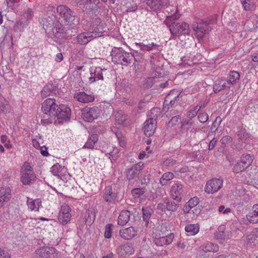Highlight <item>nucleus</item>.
<instances>
[{
  "label": "nucleus",
  "instance_id": "obj_1",
  "mask_svg": "<svg viewBox=\"0 0 258 258\" xmlns=\"http://www.w3.org/2000/svg\"><path fill=\"white\" fill-rule=\"evenodd\" d=\"M106 25L100 18H95L93 20L90 31L79 34L76 38L77 42L81 45H85L93 39L103 36V28Z\"/></svg>",
  "mask_w": 258,
  "mask_h": 258
},
{
  "label": "nucleus",
  "instance_id": "obj_2",
  "mask_svg": "<svg viewBox=\"0 0 258 258\" xmlns=\"http://www.w3.org/2000/svg\"><path fill=\"white\" fill-rule=\"evenodd\" d=\"M137 53L138 52L136 51L132 54L125 51L121 47H115L112 49L111 55L112 60L114 63L126 66L131 62L133 57L135 56V54Z\"/></svg>",
  "mask_w": 258,
  "mask_h": 258
},
{
  "label": "nucleus",
  "instance_id": "obj_3",
  "mask_svg": "<svg viewBox=\"0 0 258 258\" xmlns=\"http://www.w3.org/2000/svg\"><path fill=\"white\" fill-rule=\"evenodd\" d=\"M179 202H176L172 198H165L158 204L157 209L162 212L165 213L169 211L170 213H172L178 210L179 207Z\"/></svg>",
  "mask_w": 258,
  "mask_h": 258
},
{
  "label": "nucleus",
  "instance_id": "obj_4",
  "mask_svg": "<svg viewBox=\"0 0 258 258\" xmlns=\"http://www.w3.org/2000/svg\"><path fill=\"white\" fill-rule=\"evenodd\" d=\"M214 23H215V21L211 22V24ZM210 23L203 20L193 24V30L198 39H202L205 34H208L211 31V27L210 26Z\"/></svg>",
  "mask_w": 258,
  "mask_h": 258
},
{
  "label": "nucleus",
  "instance_id": "obj_5",
  "mask_svg": "<svg viewBox=\"0 0 258 258\" xmlns=\"http://www.w3.org/2000/svg\"><path fill=\"white\" fill-rule=\"evenodd\" d=\"M56 10L60 17L63 19L68 25L74 24L73 21L75 20V16L71 9L65 6L60 5L57 7Z\"/></svg>",
  "mask_w": 258,
  "mask_h": 258
},
{
  "label": "nucleus",
  "instance_id": "obj_6",
  "mask_svg": "<svg viewBox=\"0 0 258 258\" xmlns=\"http://www.w3.org/2000/svg\"><path fill=\"white\" fill-rule=\"evenodd\" d=\"M100 108L97 106L85 108L82 110V116L85 121L92 122L97 118L100 113Z\"/></svg>",
  "mask_w": 258,
  "mask_h": 258
},
{
  "label": "nucleus",
  "instance_id": "obj_7",
  "mask_svg": "<svg viewBox=\"0 0 258 258\" xmlns=\"http://www.w3.org/2000/svg\"><path fill=\"white\" fill-rule=\"evenodd\" d=\"M223 180L220 178H213L208 180L205 187L207 194H214L219 190L223 186Z\"/></svg>",
  "mask_w": 258,
  "mask_h": 258
},
{
  "label": "nucleus",
  "instance_id": "obj_8",
  "mask_svg": "<svg viewBox=\"0 0 258 258\" xmlns=\"http://www.w3.org/2000/svg\"><path fill=\"white\" fill-rule=\"evenodd\" d=\"M144 168V164L141 162L134 164L130 167H127L125 171L126 178L131 180L136 178Z\"/></svg>",
  "mask_w": 258,
  "mask_h": 258
},
{
  "label": "nucleus",
  "instance_id": "obj_9",
  "mask_svg": "<svg viewBox=\"0 0 258 258\" xmlns=\"http://www.w3.org/2000/svg\"><path fill=\"white\" fill-rule=\"evenodd\" d=\"M171 33L174 36L181 35H189L190 30L188 28V25L185 23H173L172 26L170 29Z\"/></svg>",
  "mask_w": 258,
  "mask_h": 258
},
{
  "label": "nucleus",
  "instance_id": "obj_10",
  "mask_svg": "<svg viewBox=\"0 0 258 258\" xmlns=\"http://www.w3.org/2000/svg\"><path fill=\"white\" fill-rule=\"evenodd\" d=\"M59 106L55 103V100L48 98L42 104L41 110L42 112H49L52 116L56 117L58 112Z\"/></svg>",
  "mask_w": 258,
  "mask_h": 258
},
{
  "label": "nucleus",
  "instance_id": "obj_11",
  "mask_svg": "<svg viewBox=\"0 0 258 258\" xmlns=\"http://www.w3.org/2000/svg\"><path fill=\"white\" fill-rule=\"evenodd\" d=\"M36 254L42 258H55L57 255V250L52 247H41L35 251Z\"/></svg>",
  "mask_w": 258,
  "mask_h": 258
},
{
  "label": "nucleus",
  "instance_id": "obj_12",
  "mask_svg": "<svg viewBox=\"0 0 258 258\" xmlns=\"http://www.w3.org/2000/svg\"><path fill=\"white\" fill-rule=\"evenodd\" d=\"M183 185L178 182L174 183L171 188L170 193L171 198L176 201L181 202L183 196Z\"/></svg>",
  "mask_w": 258,
  "mask_h": 258
},
{
  "label": "nucleus",
  "instance_id": "obj_13",
  "mask_svg": "<svg viewBox=\"0 0 258 258\" xmlns=\"http://www.w3.org/2000/svg\"><path fill=\"white\" fill-rule=\"evenodd\" d=\"M156 118H149L146 120L143 129L146 136L150 137L154 134L156 128Z\"/></svg>",
  "mask_w": 258,
  "mask_h": 258
},
{
  "label": "nucleus",
  "instance_id": "obj_14",
  "mask_svg": "<svg viewBox=\"0 0 258 258\" xmlns=\"http://www.w3.org/2000/svg\"><path fill=\"white\" fill-rule=\"evenodd\" d=\"M70 208L68 205H62L58 217V220L62 225L67 224L71 219Z\"/></svg>",
  "mask_w": 258,
  "mask_h": 258
},
{
  "label": "nucleus",
  "instance_id": "obj_15",
  "mask_svg": "<svg viewBox=\"0 0 258 258\" xmlns=\"http://www.w3.org/2000/svg\"><path fill=\"white\" fill-rule=\"evenodd\" d=\"M103 199L109 203L115 204L119 201L117 193L112 192L111 187H108L105 189Z\"/></svg>",
  "mask_w": 258,
  "mask_h": 258
},
{
  "label": "nucleus",
  "instance_id": "obj_16",
  "mask_svg": "<svg viewBox=\"0 0 258 258\" xmlns=\"http://www.w3.org/2000/svg\"><path fill=\"white\" fill-rule=\"evenodd\" d=\"M58 110V112L56 117H57L58 119L66 121L70 120L71 115V110L70 107L64 104H60Z\"/></svg>",
  "mask_w": 258,
  "mask_h": 258
},
{
  "label": "nucleus",
  "instance_id": "obj_17",
  "mask_svg": "<svg viewBox=\"0 0 258 258\" xmlns=\"http://www.w3.org/2000/svg\"><path fill=\"white\" fill-rule=\"evenodd\" d=\"M11 189L9 187H0V208L11 198Z\"/></svg>",
  "mask_w": 258,
  "mask_h": 258
},
{
  "label": "nucleus",
  "instance_id": "obj_18",
  "mask_svg": "<svg viewBox=\"0 0 258 258\" xmlns=\"http://www.w3.org/2000/svg\"><path fill=\"white\" fill-rule=\"evenodd\" d=\"M80 7L92 11L97 8L99 0H76Z\"/></svg>",
  "mask_w": 258,
  "mask_h": 258
},
{
  "label": "nucleus",
  "instance_id": "obj_19",
  "mask_svg": "<svg viewBox=\"0 0 258 258\" xmlns=\"http://www.w3.org/2000/svg\"><path fill=\"white\" fill-rule=\"evenodd\" d=\"M103 70L100 67L91 68V76L89 78L90 82L92 83L99 80H103Z\"/></svg>",
  "mask_w": 258,
  "mask_h": 258
},
{
  "label": "nucleus",
  "instance_id": "obj_20",
  "mask_svg": "<svg viewBox=\"0 0 258 258\" xmlns=\"http://www.w3.org/2000/svg\"><path fill=\"white\" fill-rule=\"evenodd\" d=\"M169 3L168 0H147V5L153 11L161 10Z\"/></svg>",
  "mask_w": 258,
  "mask_h": 258
},
{
  "label": "nucleus",
  "instance_id": "obj_21",
  "mask_svg": "<svg viewBox=\"0 0 258 258\" xmlns=\"http://www.w3.org/2000/svg\"><path fill=\"white\" fill-rule=\"evenodd\" d=\"M162 76L163 74L158 71L153 72L152 74V77L148 78L145 80L144 83L143 84V87L146 89L151 88L153 84L156 82L155 79L157 78L162 77Z\"/></svg>",
  "mask_w": 258,
  "mask_h": 258
},
{
  "label": "nucleus",
  "instance_id": "obj_22",
  "mask_svg": "<svg viewBox=\"0 0 258 258\" xmlns=\"http://www.w3.org/2000/svg\"><path fill=\"white\" fill-rule=\"evenodd\" d=\"M137 232L135 228L131 226L127 228L120 230V236L125 240H130L137 235Z\"/></svg>",
  "mask_w": 258,
  "mask_h": 258
},
{
  "label": "nucleus",
  "instance_id": "obj_23",
  "mask_svg": "<svg viewBox=\"0 0 258 258\" xmlns=\"http://www.w3.org/2000/svg\"><path fill=\"white\" fill-rule=\"evenodd\" d=\"M229 83L228 80L225 79H221L215 81L213 85V91L214 93H217L222 90L230 88Z\"/></svg>",
  "mask_w": 258,
  "mask_h": 258
},
{
  "label": "nucleus",
  "instance_id": "obj_24",
  "mask_svg": "<svg viewBox=\"0 0 258 258\" xmlns=\"http://www.w3.org/2000/svg\"><path fill=\"white\" fill-rule=\"evenodd\" d=\"M75 97L77 100L84 103H88L93 102L95 97L92 94H88L85 92H80L75 95Z\"/></svg>",
  "mask_w": 258,
  "mask_h": 258
},
{
  "label": "nucleus",
  "instance_id": "obj_25",
  "mask_svg": "<svg viewBox=\"0 0 258 258\" xmlns=\"http://www.w3.org/2000/svg\"><path fill=\"white\" fill-rule=\"evenodd\" d=\"M247 221L253 224L258 223V204L254 205L251 211L246 216Z\"/></svg>",
  "mask_w": 258,
  "mask_h": 258
},
{
  "label": "nucleus",
  "instance_id": "obj_26",
  "mask_svg": "<svg viewBox=\"0 0 258 258\" xmlns=\"http://www.w3.org/2000/svg\"><path fill=\"white\" fill-rule=\"evenodd\" d=\"M57 88L52 84L48 83L41 91V95L42 98H46L52 94H56Z\"/></svg>",
  "mask_w": 258,
  "mask_h": 258
},
{
  "label": "nucleus",
  "instance_id": "obj_27",
  "mask_svg": "<svg viewBox=\"0 0 258 258\" xmlns=\"http://www.w3.org/2000/svg\"><path fill=\"white\" fill-rule=\"evenodd\" d=\"M115 121L117 124L123 126H126L129 124V119L127 115L123 114L121 112H117L115 115Z\"/></svg>",
  "mask_w": 258,
  "mask_h": 258
},
{
  "label": "nucleus",
  "instance_id": "obj_28",
  "mask_svg": "<svg viewBox=\"0 0 258 258\" xmlns=\"http://www.w3.org/2000/svg\"><path fill=\"white\" fill-rule=\"evenodd\" d=\"M28 207L31 211L38 212L40 206H41V201L40 199L32 200L28 198L27 201Z\"/></svg>",
  "mask_w": 258,
  "mask_h": 258
},
{
  "label": "nucleus",
  "instance_id": "obj_29",
  "mask_svg": "<svg viewBox=\"0 0 258 258\" xmlns=\"http://www.w3.org/2000/svg\"><path fill=\"white\" fill-rule=\"evenodd\" d=\"M55 37L57 39H62L66 36L64 27L60 24H57L52 30Z\"/></svg>",
  "mask_w": 258,
  "mask_h": 258
},
{
  "label": "nucleus",
  "instance_id": "obj_30",
  "mask_svg": "<svg viewBox=\"0 0 258 258\" xmlns=\"http://www.w3.org/2000/svg\"><path fill=\"white\" fill-rule=\"evenodd\" d=\"M181 93L180 91L177 90H172L166 96L165 99L164 104L168 105V102H171L172 100H179Z\"/></svg>",
  "mask_w": 258,
  "mask_h": 258
},
{
  "label": "nucleus",
  "instance_id": "obj_31",
  "mask_svg": "<svg viewBox=\"0 0 258 258\" xmlns=\"http://www.w3.org/2000/svg\"><path fill=\"white\" fill-rule=\"evenodd\" d=\"M43 28L46 33H49L52 31L55 26H54V21L50 17L44 18L42 20Z\"/></svg>",
  "mask_w": 258,
  "mask_h": 258
},
{
  "label": "nucleus",
  "instance_id": "obj_32",
  "mask_svg": "<svg viewBox=\"0 0 258 258\" xmlns=\"http://www.w3.org/2000/svg\"><path fill=\"white\" fill-rule=\"evenodd\" d=\"M130 213L127 210L122 211L118 218V224L120 225L126 224L130 220Z\"/></svg>",
  "mask_w": 258,
  "mask_h": 258
},
{
  "label": "nucleus",
  "instance_id": "obj_33",
  "mask_svg": "<svg viewBox=\"0 0 258 258\" xmlns=\"http://www.w3.org/2000/svg\"><path fill=\"white\" fill-rule=\"evenodd\" d=\"M35 178L34 172H21V181L24 184H29Z\"/></svg>",
  "mask_w": 258,
  "mask_h": 258
},
{
  "label": "nucleus",
  "instance_id": "obj_34",
  "mask_svg": "<svg viewBox=\"0 0 258 258\" xmlns=\"http://www.w3.org/2000/svg\"><path fill=\"white\" fill-rule=\"evenodd\" d=\"M202 252H216L218 250V246L217 244L209 242L205 245H202L200 247Z\"/></svg>",
  "mask_w": 258,
  "mask_h": 258
},
{
  "label": "nucleus",
  "instance_id": "obj_35",
  "mask_svg": "<svg viewBox=\"0 0 258 258\" xmlns=\"http://www.w3.org/2000/svg\"><path fill=\"white\" fill-rule=\"evenodd\" d=\"M98 140V135L95 134H92L90 136L87 142L85 143L83 148L93 149L94 148L95 143L97 142Z\"/></svg>",
  "mask_w": 258,
  "mask_h": 258
},
{
  "label": "nucleus",
  "instance_id": "obj_36",
  "mask_svg": "<svg viewBox=\"0 0 258 258\" xmlns=\"http://www.w3.org/2000/svg\"><path fill=\"white\" fill-rule=\"evenodd\" d=\"M254 159L253 155L250 154H243L240 157V163H243L247 168L249 167Z\"/></svg>",
  "mask_w": 258,
  "mask_h": 258
},
{
  "label": "nucleus",
  "instance_id": "obj_37",
  "mask_svg": "<svg viewBox=\"0 0 258 258\" xmlns=\"http://www.w3.org/2000/svg\"><path fill=\"white\" fill-rule=\"evenodd\" d=\"M143 218L145 222V225L148 226L149 224V220L153 214V211L149 207L142 208Z\"/></svg>",
  "mask_w": 258,
  "mask_h": 258
},
{
  "label": "nucleus",
  "instance_id": "obj_38",
  "mask_svg": "<svg viewBox=\"0 0 258 258\" xmlns=\"http://www.w3.org/2000/svg\"><path fill=\"white\" fill-rule=\"evenodd\" d=\"M134 250L133 246L129 244H125L120 247L119 253L121 255L132 254L134 253Z\"/></svg>",
  "mask_w": 258,
  "mask_h": 258
},
{
  "label": "nucleus",
  "instance_id": "obj_39",
  "mask_svg": "<svg viewBox=\"0 0 258 258\" xmlns=\"http://www.w3.org/2000/svg\"><path fill=\"white\" fill-rule=\"evenodd\" d=\"M185 230L188 236H193L199 232V227L198 224H189L185 226Z\"/></svg>",
  "mask_w": 258,
  "mask_h": 258
},
{
  "label": "nucleus",
  "instance_id": "obj_40",
  "mask_svg": "<svg viewBox=\"0 0 258 258\" xmlns=\"http://www.w3.org/2000/svg\"><path fill=\"white\" fill-rule=\"evenodd\" d=\"M237 140L238 141H246L249 137V135L246 132V130L243 127H239L237 131Z\"/></svg>",
  "mask_w": 258,
  "mask_h": 258
},
{
  "label": "nucleus",
  "instance_id": "obj_41",
  "mask_svg": "<svg viewBox=\"0 0 258 258\" xmlns=\"http://www.w3.org/2000/svg\"><path fill=\"white\" fill-rule=\"evenodd\" d=\"M43 114L41 115V123L43 125H47L50 123L52 121V117H54L52 114L49 112H42Z\"/></svg>",
  "mask_w": 258,
  "mask_h": 258
},
{
  "label": "nucleus",
  "instance_id": "obj_42",
  "mask_svg": "<svg viewBox=\"0 0 258 258\" xmlns=\"http://www.w3.org/2000/svg\"><path fill=\"white\" fill-rule=\"evenodd\" d=\"M174 177V174L171 172L164 173L160 179V182L162 185H166L168 182Z\"/></svg>",
  "mask_w": 258,
  "mask_h": 258
},
{
  "label": "nucleus",
  "instance_id": "obj_43",
  "mask_svg": "<svg viewBox=\"0 0 258 258\" xmlns=\"http://www.w3.org/2000/svg\"><path fill=\"white\" fill-rule=\"evenodd\" d=\"M240 75L238 72L236 71H231L229 76V80L228 82L230 84L229 87H231L232 85L236 83L237 81L239 79Z\"/></svg>",
  "mask_w": 258,
  "mask_h": 258
},
{
  "label": "nucleus",
  "instance_id": "obj_44",
  "mask_svg": "<svg viewBox=\"0 0 258 258\" xmlns=\"http://www.w3.org/2000/svg\"><path fill=\"white\" fill-rule=\"evenodd\" d=\"M247 167L239 161L233 166V172L235 173H239L244 171Z\"/></svg>",
  "mask_w": 258,
  "mask_h": 258
},
{
  "label": "nucleus",
  "instance_id": "obj_45",
  "mask_svg": "<svg viewBox=\"0 0 258 258\" xmlns=\"http://www.w3.org/2000/svg\"><path fill=\"white\" fill-rule=\"evenodd\" d=\"M61 170V166L59 164H55L51 167L50 171L54 176L59 177L61 175L60 173Z\"/></svg>",
  "mask_w": 258,
  "mask_h": 258
},
{
  "label": "nucleus",
  "instance_id": "obj_46",
  "mask_svg": "<svg viewBox=\"0 0 258 258\" xmlns=\"http://www.w3.org/2000/svg\"><path fill=\"white\" fill-rule=\"evenodd\" d=\"M145 192V188H135L132 190L131 193L135 198H139Z\"/></svg>",
  "mask_w": 258,
  "mask_h": 258
},
{
  "label": "nucleus",
  "instance_id": "obj_47",
  "mask_svg": "<svg viewBox=\"0 0 258 258\" xmlns=\"http://www.w3.org/2000/svg\"><path fill=\"white\" fill-rule=\"evenodd\" d=\"M178 18V17H177L176 16L171 15L167 16L166 19L164 21V23L170 29L171 27L172 26V24L173 23H176L175 20Z\"/></svg>",
  "mask_w": 258,
  "mask_h": 258
},
{
  "label": "nucleus",
  "instance_id": "obj_48",
  "mask_svg": "<svg viewBox=\"0 0 258 258\" xmlns=\"http://www.w3.org/2000/svg\"><path fill=\"white\" fill-rule=\"evenodd\" d=\"M199 199L196 197L190 199L185 205V208L189 207V209L196 207L199 203Z\"/></svg>",
  "mask_w": 258,
  "mask_h": 258
},
{
  "label": "nucleus",
  "instance_id": "obj_49",
  "mask_svg": "<svg viewBox=\"0 0 258 258\" xmlns=\"http://www.w3.org/2000/svg\"><path fill=\"white\" fill-rule=\"evenodd\" d=\"M243 9L246 11H252L255 10V6L253 3L251 2L250 0L246 1L242 4Z\"/></svg>",
  "mask_w": 258,
  "mask_h": 258
},
{
  "label": "nucleus",
  "instance_id": "obj_50",
  "mask_svg": "<svg viewBox=\"0 0 258 258\" xmlns=\"http://www.w3.org/2000/svg\"><path fill=\"white\" fill-rule=\"evenodd\" d=\"M85 223L88 225L91 224L93 223L95 219V215L91 212L87 211L84 217Z\"/></svg>",
  "mask_w": 258,
  "mask_h": 258
},
{
  "label": "nucleus",
  "instance_id": "obj_51",
  "mask_svg": "<svg viewBox=\"0 0 258 258\" xmlns=\"http://www.w3.org/2000/svg\"><path fill=\"white\" fill-rule=\"evenodd\" d=\"M112 227L113 225L112 224H108L106 225L104 232L105 238L109 239L111 237Z\"/></svg>",
  "mask_w": 258,
  "mask_h": 258
},
{
  "label": "nucleus",
  "instance_id": "obj_52",
  "mask_svg": "<svg viewBox=\"0 0 258 258\" xmlns=\"http://www.w3.org/2000/svg\"><path fill=\"white\" fill-rule=\"evenodd\" d=\"M193 124V121L192 119H185L182 122L181 128L183 130L188 131L189 130L191 126Z\"/></svg>",
  "mask_w": 258,
  "mask_h": 258
},
{
  "label": "nucleus",
  "instance_id": "obj_53",
  "mask_svg": "<svg viewBox=\"0 0 258 258\" xmlns=\"http://www.w3.org/2000/svg\"><path fill=\"white\" fill-rule=\"evenodd\" d=\"M222 120L220 116L217 117L211 125V130L212 132H215L217 131L219 125L221 124Z\"/></svg>",
  "mask_w": 258,
  "mask_h": 258
},
{
  "label": "nucleus",
  "instance_id": "obj_54",
  "mask_svg": "<svg viewBox=\"0 0 258 258\" xmlns=\"http://www.w3.org/2000/svg\"><path fill=\"white\" fill-rule=\"evenodd\" d=\"M152 50L161 51L162 50V46L154 43L146 45V51H149Z\"/></svg>",
  "mask_w": 258,
  "mask_h": 258
},
{
  "label": "nucleus",
  "instance_id": "obj_55",
  "mask_svg": "<svg viewBox=\"0 0 258 258\" xmlns=\"http://www.w3.org/2000/svg\"><path fill=\"white\" fill-rule=\"evenodd\" d=\"M9 109V105L8 104L7 101L3 99L1 101V103L0 104V110L4 113H7Z\"/></svg>",
  "mask_w": 258,
  "mask_h": 258
},
{
  "label": "nucleus",
  "instance_id": "obj_56",
  "mask_svg": "<svg viewBox=\"0 0 258 258\" xmlns=\"http://www.w3.org/2000/svg\"><path fill=\"white\" fill-rule=\"evenodd\" d=\"M164 236L159 237L158 238H155L154 240V243L158 246H162L166 244Z\"/></svg>",
  "mask_w": 258,
  "mask_h": 258
},
{
  "label": "nucleus",
  "instance_id": "obj_57",
  "mask_svg": "<svg viewBox=\"0 0 258 258\" xmlns=\"http://www.w3.org/2000/svg\"><path fill=\"white\" fill-rule=\"evenodd\" d=\"M198 120L201 123H204L209 119V115L206 112L200 113L198 116Z\"/></svg>",
  "mask_w": 258,
  "mask_h": 258
},
{
  "label": "nucleus",
  "instance_id": "obj_58",
  "mask_svg": "<svg viewBox=\"0 0 258 258\" xmlns=\"http://www.w3.org/2000/svg\"><path fill=\"white\" fill-rule=\"evenodd\" d=\"M21 172H34L33 169L30 164L28 162H25L22 168Z\"/></svg>",
  "mask_w": 258,
  "mask_h": 258
},
{
  "label": "nucleus",
  "instance_id": "obj_59",
  "mask_svg": "<svg viewBox=\"0 0 258 258\" xmlns=\"http://www.w3.org/2000/svg\"><path fill=\"white\" fill-rule=\"evenodd\" d=\"M130 4L126 3L124 6L125 8V12H135L137 9V6L136 5L134 4L133 5L130 6Z\"/></svg>",
  "mask_w": 258,
  "mask_h": 258
},
{
  "label": "nucleus",
  "instance_id": "obj_60",
  "mask_svg": "<svg viewBox=\"0 0 258 258\" xmlns=\"http://www.w3.org/2000/svg\"><path fill=\"white\" fill-rule=\"evenodd\" d=\"M232 139L230 136H225L221 138L220 142L221 143V144H222L223 145H225L231 142L232 141Z\"/></svg>",
  "mask_w": 258,
  "mask_h": 258
},
{
  "label": "nucleus",
  "instance_id": "obj_61",
  "mask_svg": "<svg viewBox=\"0 0 258 258\" xmlns=\"http://www.w3.org/2000/svg\"><path fill=\"white\" fill-rule=\"evenodd\" d=\"M246 141H237V143L236 145V148L238 151H240L244 148L246 146Z\"/></svg>",
  "mask_w": 258,
  "mask_h": 258
},
{
  "label": "nucleus",
  "instance_id": "obj_62",
  "mask_svg": "<svg viewBox=\"0 0 258 258\" xmlns=\"http://www.w3.org/2000/svg\"><path fill=\"white\" fill-rule=\"evenodd\" d=\"M174 237V235L173 233H170L168 236H164L165 240L167 241L166 242V245H169L171 243Z\"/></svg>",
  "mask_w": 258,
  "mask_h": 258
},
{
  "label": "nucleus",
  "instance_id": "obj_63",
  "mask_svg": "<svg viewBox=\"0 0 258 258\" xmlns=\"http://www.w3.org/2000/svg\"><path fill=\"white\" fill-rule=\"evenodd\" d=\"M218 211L220 213H223L224 214H227L231 212V209L230 208L225 209V207L221 205L219 207Z\"/></svg>",
  "mask_w": 258,
  "mask_h": 258
},
{
  "label": "nucleus",
  "instance_id": "obj_64",
  "mask_svg": "<svg viewBox=\"0 0 258 258\" xmlns=\"http://www.w3.org/2000/svg\"><path fill=\"white\" fill-rule=\"evenodd\" d=\"M0 258H10V254L8 252L0 249Z\"/></svg>",
  "mask_w": 258,
  "mask_h": 258
}]
</instances>
